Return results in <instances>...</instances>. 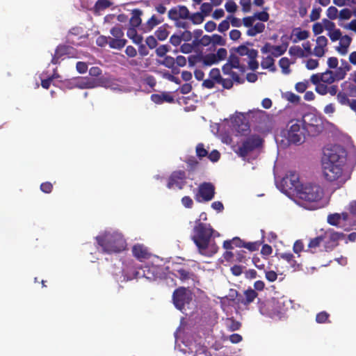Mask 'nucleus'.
I'll return each mask as SVG.
<instances>
[{"label":"nucleus","mask_w":356,"mask_h":356,"mask_svg":"<svg viewBox=\"0 0 356 356\" xmlns=\"http://www.w3.org/2000/svg\"><path fill=\"white\" fill-rule=\"evenodd\" d=\"M110 33L112 35V37H110V48L120 50L125 47L127 40L124 38V31L120 25L117 24L113 26Z\"/></svg>","instance_id":"ddd939ff"},{"label":"nucleus","mask_w":356,"mask_h":356,"mask_svg":"<svg viewBox=\"0 0 356 356\" xmlns=\"http://www.w3.org/2000/svg\"><path fill=\"white\" fill-rule=\"evenodd\" d=\"M289 54L291 56H296L298 58H304L307 56V55L305 53V51L299 46L291 47L289 50Z\"/></svg>","instance_id":"c03bdc74"},{"label":"nucleus","mask_w":356,"mask_h":356,"mask_svg":"<svg viewBox=\"0 0 356 356\" xmlns=\"http://www.w3.org/2000/svg\"><path fill=\"white\" fill-rule=\"evenodd\" d=\"M233 68L237 69L239 74H243L245 71V67L240 65L239 59L236 56H231L228 63L224 65V74H229Z\"/></svg>","instance_id":"aec40b11"},{"label":"nucleus","mask_w":356,"mask_h":356,"mask_svg":"<svg viewBox=\"0 0 356 356\" xmlns=\"http://www.w3.org/2000/svg\"><path fill=\"white\" fill-rule=\"evenodd\" d=\"M186 163L188 167L192 170L196 169L199 165V161L195 157H191L188 159Z\"/></svg>","instance_id":"774afa93"},{"label":"nucleus","mask_w":356,"mask_h":356,"mask_svg":"<svg viewBox=\"0 0 356 356\" xmlns=\"http://www.w3.org/2000/svg\"><path fill=\"white\" fill-rule=\"evenodd\" d=\"M110 36L100 35L96 40V44L97 46L103 47L106 44L109 45Z\"/></svg>","instance_id":"bf43d9fd"},{"label":"nucleus","mask_w":356,"mask_h":356,"mask_svg":"<svg viewBox=\"0 0 356 356\" xmlns=\"http://www.w3.org/2000/svg\"><path fill=\"white\" fill-rule=\"evenodd\" d=\"M282 183L284 187L296 194L302 186L300 181L299 174L296 171H289L283 177Z\"/></svg>","instance_id":"2eb2a0df"},{"label":"nucleus","mask_w":356,"mask_h":356,"mask_svg":"<svg viewBox=\"0 0 356 356\" xmlns=\"http://www.w3.org/2000/svg\"><path fill=\"white\" fill-rule=\"evenodd\" d=\"M338 10L334 6H330L327 10V16L330 19H335L337 17Z\"/></svg>","instance_id":"680f3d73"},{"label":"nucleus","mask_w":356,"mask_h":356,"mask_svg":"<svg viewBox=\"0 0 356 356\" xmlns=\"http://www.w3.org/2000/svg\"><path fill=\"white\" fill-rule=\"evenodd\" d=\"M112 3L109 0H97L94 6L95 13H99L109 8Z\"/></svg>","instance_id":"ea45409f"},{"label":"nucleus","mask_w":356,"mask_h":356,"mask_svg":"<svg viewBox=\"0 0 356 356\" xmlns=\"http://www.w3.org/2000/svg\"><path fill=\"white\" fill-rule=\"evenodd\" d=\"M348 95L344 92L340 91L337 93V99L341 105L348 106L350 100Z\"/></svg>","instance_id":"de8ad7c7"},{"label":"nucleus","mask_w":356,"mask_h":356,"mask_svg":"<svg viewBox=\"0 0 356 356\" xmlns=\"http://www.w3.org/2000/svg\"><path fill=\"white\" fill-rule=\"evenodd\" d=\"M287 39L286 35H283L281 38L282 43L281 45L275 46L273 45L272 55L275 57H279L283 55L287 50L289 42L287 41L284 42V39Z\"/></svg>","instance_id":"7c9ffc66"},{"label":"nucleus","mask_w":356,"mask_h":356,"mask_svg":"<svg viewBox=\"0 0 356 356\" xmlns=\"http://www.w3.org/2000/svg\"><path fill=\"white\" fill-rule=\"evenodd\" d=\"M95 238L104 253H119L124 250L127 247V242L123 235L118 232H104Z\"/></svg>","instance_id":"f03ea898"},{"label":"nucleus","mask_w":356,"mask_h":356,"mask_svg":"<svg viewBox=\"0 0 356 356\" xmlns=\"http://www.w3.org/2000/svg\"><path fill=\"white\" fill-rule=\"evenodd\" d=\"M327 238H329L330 241L336 242L343 237V234L342 233H338L334 232H327L323 235H326Z\"/></svg>","instance_id":"603ef678"},{"label":"nucleus","mask_w":356,"mask_h":356,"mask_svg":"<svg viewBox=\"0 0 356 356\" xmlns=\"http://www.w3.org/2000/svg\"><path fill=\"white\" fill-rule=\"evenodd\" d=\"M327 234L321 235L314 238H311L307 246L308 248L305 251L314 253L316 252V249L320 246L321 243L327 239Z\"/></svg>","instance_id":"c756f323"},{"label":"nucleus","mask_w":356,"mask_h":356,"mask_svg":"<svg viewBox=\"0 0 356 356\" xmlns=\"http://www.w3.org/2000/svg\"><path fill=\"white\" fill-rule=\"evenodd\" d=\"M291 62L286 57H283L279 60V65L282 69V72L284 74H289L291 72L290 69Z\"/></svg>","instance_id":"58836bf2"},{"label":"nucleus","mask_w":356,"mask_h":356,"mask_svg":"<svg viewBox=\"0 0 356 356\" xmlns=\"http://www.w3.org/2000/svg\"><path fill=\"white\" fill-rule=\"evenodd\" d=\"M97 86V81L89 77H81L76 83V86L81 89L94 88Z\"/></svg>","instance_id":"bb28decb"},{"label":"nucleus","mask_w":356,"mask_h":356,"mask_svg":"<svg viewBox=\"0 0 356 356\" xmlns=\"http://www.w3.org/2000/svg\"><path fill=\"white\" fill-rule=\"evenodd\" d=\"M227 74L229 75V77L224 78V88H231L233 86V81L238 83L244 82V79L240 77V74L237 72H229V74Z\"/></svg>","instance_id":"a878e982"},{"label":"nucleus","mask_w":356,"mask_h":356,"mask_svg":"<svg viewBox=\"0 0 356 356\" xmlns=\"http://www.w3.org/2000/svg\"><path fill=\"white\" fill-rule=\"evenodd\" d=\"M122 273L124 277L127 280L133 279H138L145 277L147 280H151L152 277L150 275V268L148 266L141 267L135 264L133 260L127 261L122 269Z\"/></svg>","instance_id":"423d86ee"},{"label":"nucleus","mask_w":356,"mask_h":356,"mask_svg":"<svg viewBox=\"0 0 356 356\" xmlns=\"http://www.w3.org/2000/svg\"><path fill=\"white\" fill-rule=\"evenodd\" d=\"M244 118V115L242 113H239L234 118V122L235 123L236 126H237L238 131L242 133L243 134L248 131L250 128L248 122H242Z\"/></svg>","instance_id":"2f4dec72"},{"label":"nucleus","mask_w":356,"mask_h":356,"mask_svg":"<svg viewBox=\"0 0 356 356\" xmlns=\"http://www.w3.org/2000/svg\"><path fill=\"white\" fill-rule=\"evenodd\" d=\"M323 189L316 184L307 183L302 184L297 192V197L307 202H317L323 197Z\"/></svg>","instance_id":"39448f33"},{"label":"nucleus","mask_w":356,"mask_h":356,"mask_svg":"<svg viewBox=\"0 0 356 356\" xmlns=\"http://www.w3.org/2000/svg\"><path fill=\"white\" fill-rule=\"evenodd\" d=\"M261 66L264 69H268L270 71L274 72L276 71V67L275 65V60L272 56H268L265 58H263Z\"/></svg>","instance_id":"c9c22d12"},{"label":"nucleus","mask_w":356,"mask_h":356,"mask_svg":"<svg viewBox=\"0 0 356 356\" xmlns=\"http://www.w3.org/2000/svg\"><path fill=\"white\" fill-rule=\"evenodd\" d=\"M321 8H313L309 15L310 20L312 22L318 20L321 17Z\"/></svg>","instance_id":"0e129e2a"},{"label":"nucleus","mask_w":356,"mask_h":356,"mask_svg":"<svg viewBox=\"0 0 356 356\" xmlns=\"http://www.w3.org/2000/svg\"><path fill=\"white\" fill-rule=\"evenodd\" d=\"M322 171L324 178L328 181H334L341 177L343 165L321 162Z\"/></svg>","instance_id":"f8f14e48"},{"label":"nucleus","mask_w":356,"mask_h":356,"mask_svg":"<svg viewBox=\"0 0 356 356\" xmlns=\"http://www.w3.org/2000/svg\"><path fill=\"white\" fill-rule=\"evenodd\" d=\"M161 64L168 68H173L175 65V60L172 56H166L161 62Z\"/></svg>","instance_id":"4d7b16f0"},{"label":"nucleus","mask_w":356,"mask_h":356,"mask_svg":"<svg viewBox=\"0 0 356 356\" xmlns=\"http://www.w3.org/2000/svg\"><path fill=\"white\" fill-rule=\"evenodd\" d=\"M304 243L302 240H297L295 241L293 246V250L295 254H297V257H300V253L304 251Z\"/></svg>","instance_id":"09e8293b"},{"label":"nucleus","mask_w":356,"mask_h":356,"mask_svg":"<svg viewBox=\"0 0 356 356\" xmlns=\"http://www.w3.org/2000/svg\"><path fill=\"white\" fill-rule=\"evenodd\" d=\"M151 100L155 104H161L163 102L172 103L174 102V98L168 93L163 92L161 94H152Z\"/></svg>","instance_id":"c85d7f7f"},{"label":"nucleus","mask_w":356,"mask_h":356,"mask_svg":"<svg viewBox=\"0 0 356 356\" xmlns=\"http://www.w3.org/2000/svg\"><path fill=\"white\" fill-rule=\"evenodd\" d=\"M261 243L259 241L254 242H244L243 243V248H245L250 252L256 251L259 249Z\"/></svg>","instance_id":"3c124183"},{"label":"nucleus","mask_w":356,"mask_h":356,"mask_svg":"<svg viewBox=\"0 0 356 356\" xmlns=\"http://www.w3.org/2000/svg\"><path fill=\"white\" fill-rule=\"evenodd\" d=\"M258 293L253 289L249 287L243 291V295H240L239 305H242L248 307L257 298Z\"/></svg>","instance_id":"412c9836"},{"label":"nucleus","mask_w":356,"mask_h":356,"mask_svg":"<svg viewBox=\"0 0 356 356\" xmlns=\"http://www.w3.org/2000/svg\"><path fill=\"white\" fill-rule=\"evenodd\" d=\"M175 275L182 282H186L191 280L195 282L197 279V276L190 269L185 268H179L176 270Z\"/></svg>","instance_id":"393cba45"},{"label":"nucleus","mask_w":356,"mask_h":356,"mask_svg":"<svg viewBox=\"0 0 356 356\" xmlns=\"http://www.w3.org/2000/svg\"><path fill=\"white\" fill-rule=\"evenodd\" d=\"M146 45L151 49H154L157 46V40L153 35H149L145 39Z\"/></svg>","instance_id":"e2e57ef3"},{"label":"nucleus","mask_w":356,"mask_h":356,"mask_svg":"<svg viewBox=\"0 0 356 356\" xmlns=\"http://www.w3.org/2000/svg\"><path fill=\"white\" fill-rule=\"evenodd\" d=\"M255 19H257L261 22H267L269 19V14L264 10L254 13Z\"/></svg>","instance_id":"69168bd1"},{"label":"nucleus","mask_w":356,"mask_h":356,"mask_svg":"<svg viewBox=\"0 0 356 356\" xmlns=\"http://www.w3.org/2000/svg\"><path fill=\"white\" fill-rule=\"evenodd\" d=\"M291 127L288 131V140L291 143L300 144L304 141L306 130L300 120H291Z\"/></svg>","instance_id":"1a4fd4ad"},{"label":"nucleus","mask_w":356,"mask_h":356,"mask_svg":"<svg viewBox=\"0 0 356 356\" xmlns=\"http://www.w3.org/2000/svg\"><path fill=\"white\" fill-rule=\"evenodd\" d=\"M209 147H206L205 145L202 143H199L195 147V154L196 156L200 159L202 160L203 158L207 157Z\"/></svg>","instance_id":"f704fd0d"},{"label":"nucleus","mask_w":356,"mask_h":356,"mask_svg":"<svg viewBox=\"0 0 356 356\" xmlns=\"http://www.w3.org/2000/svg\"><path fill=\"white\" fill-rule=\"evenodd\" d=\"M214 234L215 230L209 223L195 220L191 238L202 255L211 257L218 252V247L212 243Z\"/></svg>","instance_id":"f257e3e1"},{"label":"nucleus","mask_w":356,"mask_h":356,"mask_svg":"<svg viewBox=\"0 0 356 356\" xmlns=\"http://www.w3.org/2000/svg\"><path fill=\"white\" fill-rule=\"evenodd\" d=\"M167 24L160 26L154 33L155 36L159 40H165L169 35V31L167 30Z\"/></svg>","instance_id":"4c0bfd02"},{"label":"nucleus","mask_w":356,"mask_h":356,"mask_svg":"<svg viewBox=\"0 0 356 356\" xmlns=\"http://www.w3.org/2000/svg\"><path fill=\"white\" fill-rule=\"evenodd\" d=\"M229 340L232 343H238L243 340V337L239 334H232L228 337L224 336V341Z\"/></svg>","instance_id":"5fc2aeb1"},{"label":"nucleus","mask_w":356,"mask_h":356,"mask_svg":"<svg viewBox=\"0 0 356 356\" xmlns=\"http://www.w3.org/2000/svg\"><path fill=\"white\" fill-rule=\"evenodd\" d=\"M315 90L321 95H325L328 93V87L324 83L317 84V86H316Z\"/></svg>","instance_id":"338daca9"},{"label":"nucleus","mask_w":356,"mask_h":356,"mask_svg":"<svg viewBox=\"0 0 356 356\" xmlns=\"http://www.w3.org/2000/svg\"><path fill=\"white\" fill-rule=\"evenodd\" d=\"M280 260L287 264L286 268L296 271L300 269V264L296 259V257L291 252H282L278 254Z\"/></svg>","instance_id":"dca6fc26"},{"label":"nucleus","mask_w":356,"mask_h":356,"mask_svg":"<svg viewBox=\"0 0 356 356\" xmlns=\"http://www.w3.org/2000/svg\"><path fill=\"white\" fill-rule=\"evenodd\" d=\"M186 180L187 176L185 171L175 170L167 179L166 187L168 189L182 190L186 184Z\"/></svg>","instance_id":"9b49d317"},{"label":"nucleus","mask_w":356,"mask_h":356,"mask_svg":"<svg viewBox=\"0 0 356 356\" xmlns=\"http://www.w3.org/2000/svg\"><path fill=\"white\" fill-rule=\"evenodd\" d=\"M215 195V187L210 182L200 184L194 194L196 202L202 203L211 201Z\"/></svg>","instance_id":"9d476101"},{"label":"nucleus","mask_w":356,"mask_h":356,"mask_svg":"<svg viewBox=\"0 0 356 356\" xmlns=\"http://www.w3.org/2000/svg\"><path fill=\"white\" fill-rule=\"evenodd\" d=\"M131 17L129 20V25L130 26L137 27L140 30L142 25V15L143 12L142 10L138 8H134L131 11Z\"/></svg>","instance_id":"b1692460"},{"label":"nucleus","mask_w":356,"mask_h":356,"mask_svg":"<svg viewBox=\"0 0 356 356\" xmlns=\"http://www.w3.org/2000/svg\"><path fill=\"white\" fill-rule=\"evenodd\" d=\"M263 139L258 135H252L248 137L242 145L236 151V154L242 157H246L250 152L262 146Z\"/></svg>","instance_id":"6e6552de"},{"label":"nucleus","mask_w":356,"mask_h":356,"mask_svg":"<svg viewBox=\"0 0 356 356\" xmlns=\"http://www.w3.org/2000/svg\"><path fill=\"white\" fill-rule=\"evenodd\" d=\"M204 15L201 12H197L194 13H190V17L188 18V22H192L194 24H200L204 19Z\"/></svg>","instance_id":"37998d69"},{"label":"nucleus","mask_w":356,"mask_h":356,"mask_svg":"<svg viewBox=\"0 0 356 356\" xmlns=\"http://www.w3.org/2000/svg\"><path fill=\"white\" fill-rule=\"evenodd\" d=\"M220 152L216 149L212 150L208 153L207 158L213 163L217 162L220 159Z\"/></svg>","instance_id":"13d9d810"},{"label":"nucleus","mask_w":356,"mask_h":356,"mask_svg":"<svg viewBox=\"0 0 356 356\" xmlns=\"http://www.w3.org/2000/svg\"><path fill=\"white\" fill-rule=\"evenodd\" d=\"M327 221L331 225L339 226L341 222V220L339 213H334L328 215Z\"/></svg>","instance_id":"49530a36"},{"label":"nucleus","mask_w":356,"mask_h":356,"mask_svg":"<svg viewBox=\"0 0 356 356\" xmlns=\"http://www.w3.org/2000/svg\"><path fill=\"white\" fill-rule=\"evenodd\" d=\"M347 157L346 149L339 145H329L323 148L321 162L345 165Z\"/></svg>","instance_id":"7ed1b4c3"},{"label":"nucleus","mask_w":356,"mask_h":356,"mask_svg":"<svg viewBox=\"0 0 356 356\" xmlns=\"http://www.w3.org/2000/svg\"><path fill=\"white\" fill-rule=\"evenodd\" d=\"M181 202L186 209H192L194 204L193 199L188 195L184 196L181 200Z\"/></svg>","instance_id":"6e6d98bb"},{"label":"nucleus","mask_w":356,"mask_h":356,"mask_svg":"<svg viewBox=\"0 0 356 356\" xmlns=\"http://www.w3.org/2000/svg\"><path fill=\"white\" fill-rule=\"evenodd\" d=\"M200 58L202 60L203 66H211L218 63L219 61L222 60V48L218 49L216 54H208L204 56H201Z\"/></svg>","instance_id":"6ab92c4d"},{"label":"nucleus","mask_w":356,"mask_h":356,"mask_svg":"<svg viewBox=\"0 0 356 356\" xmlns=\"http://www.w3.org/2000/svg\"><path fill=\"white\" fill-rule=\"evenodd\" d=\"M243 241L239 237H234L232 239L224 241V249L232 250L234 247L243 248Z\"/></svg>","instance_id":"473e14b6"},{"label":"nucleus","mask_w":356,"mask_h":356,"mask_svg":"<svg viewBox=\"0 0 356 356\" xmlns=\"http://www.w3.org/2000/svg\"><path fill=\"white\" fill-rule=\"evenodd\" d=\"M74 53V48L65 44L58 45L56 50L55 53L52 56L51 63L54 65H56L59 63V60L64 56H71Z\"/></svg>","instance_id":"f3484780"},{"label":"nucleus","mask_w":356,"mask_h":356,"mask_svg":"<svg viewBox=\"0 0 356 356\" xmlns=\"http://www.w3.org/2000/svg\"><path fill=\"white\" fill-rule=\"evenodd\" d=\"M265 25L261 22H257L254 24V26H252L247 31V35L249 36H254L258 33H261L264 31Z\"/></svg>","instance_id":"e433bc0d"},{"label":"nucleus","mask_w":356,"mask_h":356,"mask_svg":"<svg viewBox=\"0 0 356 356\" xmlns=\"http://www.w3.org/2000/svg\"><path fill=\"white\" fill-rule=\"evenodd\" d=\"M321 76L322 78V82L327 84H332L336 81V79L333 75V71L330 70H326L325 72L321 73Z\"/></svg>","instance_id":"79ce46f5"},{"label":"nucleus","mask_w":356,"mask_h":356,"mask_svg":"<svg viewBox=\"0 0 356 356\" xmlns=\"http://www.w3.org/2000/svg\"><path fill=\"white\" fill-rule=\"evenodd\" d=\"M168 17L174 22L176 28L188 29L190 24V10L184 5H177L172 7L168 12Z\"/></svg>","instance_id":"20e7f679"},{"label":"nucleus","mask_w":356,"mask_h":356,"mask_svg":"<svg viewBox=\"0 0 356 356\" xmlns=\"http://www.w3.org/2000/svg\"><path fill=\"white\" fill-rule=\"evenodd\" d=\"M341 31L340 29H334L333 31L328 33V36L332 41H337L341 38Z\"/></svg>","instance_id":"052dcab7"},{"label":"nucleus","mask_w":356,"mask_h":356,"mask_svg":"<svg viewBox=\"0 0 356 356\" xmlns=\"http://www.w3.org/2000/svg\"><path fill=\"white\" fill-rule=\"evenodd\" d=\"M132 254L140 261L147 259L150 257L147 248L143 244H136L132 248Z\"/></svg>","instance_id":"5701e85b"},{"label":"nucleus","mask_w":356,"mask_h":356,"mask_svg":"<svg viewBox=\"0 0 356 356\" xmlns=\"http://www.w3.org/2000/svg\"><path fill=\"white\" fill-rule=\"evenodd\" d=\"M335 72H333V75L336 79V81H341L343 79L347 72H348V67H337L335 68Z\"/></svg>","instance_id":"a19ab883"},{"label":"nucleus","mask_w":356,"mask_h":356,"mask_svg":"<svg viewBox=\"0 0 356 356\" xmlns=\"http://www.w3.org/2000/svg\"><path fill=\"white\" fill-rule=\"evenodd\" d=\"M241 293L236 288H230L225 296H224V305L227 302L231 306L239 305V297Z\"/></svg>","instance_id":"4be33fe9"},{"label":"nucleus","mask_w":356,"mask_h":356,"mask_svg":"<svg viewBox=\"0 0 356 356\" xmlns=\"http://www.w3.org/2000/svg\"><path fill=\"white\" fill-rule=\"evenodd\" d=\"M192 300V294L184 287H179L172 294V300L175 307L181 310Z\"/></svg>","instance_id":"4468645a"},{"label":"nucleus","mask_w":356,"mask_h":356,"mask_svg":"<svg viewBox=\"0 0 356 356\" xmlns=\"http://www.w3.org/2000/svg\"><path fill=\"white\" fill-rule=\"evenodd\" d=\"M209 77L216 81L217 83L222 84V76L218 68H213L209 72Z\"/></svg>","instance_id":"a18cd8bd"},{"label":"nucleus","mask_w":356,"mask_h":356,"mask_svg":"<svg viewBox=\"0 0 356 356\" xmlns=\"http://www.w3.org/2000/svg\"><path fill=\"white\" fill-rule=\"evenodd\" d=\"M207 348L204 345H201L200 343L192 344L191 347H189V355L191 356H207Z\"/></svg>","instance_id":"cd10ccee"},{"label":"nucleus","mask_w":356,"mask_h":356,"mask_svg":"<svg viewBox=\"0 0 356 356\" xmlns=\"http://www.w3.org/2000/svg\"><path fill=\"white\" fill-rule=\"evenodd\" d=\"M213 6L212 3H203L200 7V12L204 16H207L212 11Z\"/></svg>","instance_id":"864d4df0"},{"label":"nucleus","mask_w":356,"mask_h":356,"mask_svg":"<svg viewBox=\"0 0 356 356\" xmlns=\"http://www.w3.org/2000/svg\"><path fill=\"white\" fill-rule=\"evenodd\" d=\"M301 121L306 131L312 136L318 135L323 129L321 120L312 113L305 115Z\"/></svg>","instance_id":"0eeeda50"},{"label":"nucleus","mask_w":356,"mask_h":356,"mask_svg":"<svg viewBox=\"0 0 356 356\" xmlns=\"http://www.w3.org/2000/svg\"><path fill=\"white\" fill-rule=\"evenodd\" d=\"M164 22V17L157 16L155 14L152 15L146 22L143 23L140 31L143 33H149L152 31L156 26L162 24Z\"/></svg>","instance_id":"a211bd4d"},{"label":"nucleus","mask_w":356,"mask_h":356,"mask_svg":"<svg viewBox=\"0 0 356 356\" xmlns=\"http://www.w3.org/2000/svg\"><path fill=\"white\" fill-rule=\"evenodd\" d=\"M227 330L234 332L240 330L241 327V323L235 320L233 317L227 318L225 322Z\"/></svg>","instance_id":"72a5a7b5"},{"label":"nucleus","mask_w":356,"mask_h":356,"mask_svg":"<svg viewBox=\"0 0 356 356\" xmlns=\"http://www.w3.org/2000/svg\"><path fill=\"white\" fill-rule=\"evenodd\" d=\"M329 317H330V314L327 312L323 311V312H319L316 314V321L318 323H329L330 322Z\"/></svg>","instance_id":"8fccbe9b"}]
</instances>
